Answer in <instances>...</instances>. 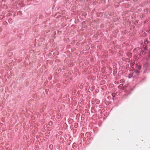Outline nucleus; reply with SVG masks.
<instances>
[{"mask_svg": "<svg viewBox=\"0 0 150 150\" xmlns=\"http://www.w3.org/2000/svg\"><path fill=\"white\" fill-rule=\"evenodd\" d=\"M147 43H148V42L146 40V41L144 42V43L145 44H146Z\"/></svg>", "mask_w": 150, "mask_h": 150, "instance_id": "nucleus-1", "label": "nucleus"}, {"mask_svg": "<svg viewBox=\"0 0 150 150\" xmlns=\"http://www.w3.org/2000/svg\"><path fill=\"white\" fill-rule=\"evenodd\" d=\"M138 68L139 69H141V67L140 66V67L139 66V67Z\"/></svg>", "mask_w": 150, "mask_h": 150, "instance_id": "nucleus-2", "label": "nucleus"}]
</instances>
